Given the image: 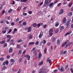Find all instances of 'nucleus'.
<instances>
[{
	"mask_svg": "<svg viewBox=\"0 0 73 73\" xmlns=\"http://www.w3.org/2000/svg\"><path fill=\"white\" fill-rule=\"evenodd\" d=\"M46 62H48L50 64L51 62V60H50V59L49 58H47L46 61Z\"/></svg>",
	"mask_w": 73,
	"mask_h": 73,
	"instance_id": "obj_17",
	"label": "nucleus"
},
{
	"mask_svg": "<svg viewBox=\"0 0 73 73\" xmlns=\"http://www.w3.org/2000/svg\"><path fill=\"white\" fill-rule=\"evenodd\" d=\"M4 20H2L1 21L0 23L1 24H3V23H4Z\"/></svg>",
	"mask_w": 73,
	"mask_h": 73,
	"instance_id": "obj_49",
	"label": "nucleus"
},
{
	"mask_svg": "<svg viewBox=\"0 0 73 73\" xmlns=\"http://www.w3.org/2000/svg\"><path fill=\"white\" fill-rule=\"evenodd\" d=\"M35 44L34 42H31L29 43V45L33 44Z\"/></svg>",
	"mask_w": 73,
	"mask_h": 73,
	"instance_id": "obj_38",
	"label": "nucleus"
},
{
	"mask_svg": "<svg viewBox=\"0 0 73 73\" xmlns=\"http://www.w3.org/2000/svg\"><path fill=\"white\" fill-rule=\"evenodd\" d=\"M10 57V55H7V59H9Z\"/></svg>",
	"mask_w": 73,
	"mask_h": 73,
	"instance_id": "obj_55",
	"label": "nucleus"
},
{
	"mask_svg": "<svg viewBox=\"0 0 73 73\" xmlns=\"http://www.w3.org/2000/svg\"><path fill=\"white\" fill-rule=\"evenodd\" d=\"M4 29L5 31H7V29H8V27H6L4 28Z\"/></svg>",
	"mask_w": 73,
	"mask_h": 73,
	"instance_id": "obj_46",
	"label": "nucleus"
},
{
	"mask_svg": "<svg viewBox=\"0 0 73 73\" xmlns=\"http://www.w3.org/2000/svg\"><path fill=\"white\" fill-rule=\"evenodd\" d=\"M53 29H51L49 31V33L50 36H52L53 35Z\"/></svg>",
	"mask_w": 73,
	"mask_h": 73,
	"instance_id": "obj_3",
	"label": "nucleus"
},
{
	"mask_svg": "<svg viewBox=\"0 0 73 73\" xmlns=\"http://www.w3.org/2000/svg\"><path fill=\"white\" fill-rule=\"evenodd\" d=\"M43 61H42L41 62H40L39 63L38 65H39V66L40 65H42V64H43Z\"/></svg>",
	"mask_w": 73,
	"mask_h": 73,
	"instance_id": "obj_34",
	"label": "nucleus"
},
{
	"mask_svg": "<svg viewBox=\"0 0 73 73\" xmlns=\"http://www.w3.org/2000/svg\"><path fill=\"white\" fill-rule=\"evenodd\" d=\"M56 40V38L55 37H53L52 38V42H54Z\"/></svg>",
	"mask_w": 73,
	"mask_h": 73,
	"instance_id": "obj_30",
	"label": "nucleus"
},
{
	"mask_svg": "<svg viewBox=\"0 0 73 73\" xmlns=\"http://www.w3.org/2000/svg\"><path fill=\"white\" fill-rule=\"evenodd\" d=\"M6 38V37H5L4 38H3V40L4 39V40L1 41L0 42V44H3L5 42V39Z\"/></svg>",
	"mask_w": 73,
	"mask_h": 73,
	"instance_id": "obj_6",
	"label": "nucleus"
},
{
	"mask_svg": "<svg viewBox=\"0 0 73 73\" xmlns=\"http://www.w3.org/2000/svg\"><path fill=\"white\" fill-rule=\"evenodd\" d=\"M19 52L18 53V55H19L20 54H21V53L22 51L21 50H19Z\"/></svg>",
	"mask_w": 73,
	"mask_h": 73,
	"instance_id": "obj_35",
	"label": "nucleus"
},
{
	"mask_svg": "<svg viewBox=\"0 0 73 73\" xmlns=\"http://www.w3.org/2000/svg\"><path fill=\"white\" fill-rule=\"evenodd\" d=\"M21 69H19V70L18 72V73H20V72H21Z\"/></svg>",
	"mask_w": 73,
	"mask_h": 73,
	"instance_id": "obj_62",
	"label": "nucleus"
},
{
	"mask_svg": "<svg viewBox=\"0 0 73 73\" xmlns=\"http://www.w3.org/2000/svg\"><path fill=\"white\" fill-rule=\"evenodd\" d=\"M12 12V9H10L8 11L9 13H11V12Z\"/></svg>",
	"mask_w": 73,
	"mask_h": 73,
	"instance_id": "obj_42",
	"label": "nucleus"
},
{
	"mask_svg": "<svg viewBox=\"0 0 73 73\" xmlns=\"http://www.w3.org/2000/svg\"><path fill=\"white\" fill-rule=\"evenodd\" d=\"M36 25L37 24L36 23H34L33 25V27H36Z\"/></svg>",
	"mask_w": 73,
	"mask_h": 73,
	"instance_id": "obj_40",
	"label": "nucleus"
},
{
	"mask_svg": "<svg viewBox=\"0 0 73 73\" xmlns=\"http://www.w3.org/2000/svg\"><path fill=\"white\" fill-rule=\"evenodd\" d=\"M16 48L17 49H20V48H21V46H19V44H17Z\"/></svg>",
	"mask_w": 73,
	"mask_h": 73,
	"instance_id": "obj_18",
	"label": "nucleus"
},
{
	"mask_svg": "<svg viewBox=\"0 0 73 73\" xmlns=\"http://www.w3.org/2000/svg\"><path fill=\"white\" fill-rule=\"evenodd\" d=\"M23 41L22 40H21V39H19L18 40H17V42L18 43L21 42H22Z\"/></svg>",
	"mask_w": 73,
	"mask_h": 73,
	"instance_id": "obj_28",
	"label": "nucleus"
},
{
	"mask_svg": "<svg viewBox=\"0 0 73 73\" xmlns=\"http://www.w3.org/2000/svg\"><path fill=\"white\" fill-rule=\"evenodd\" d=\"M33 53L34 54H36V50H34Z\"/></svg>",
	"mask_w": 73,
	"mask_h": 73,
	"instance_id": "obj_57",
	"label": "nucleus"
},
{
	"mask_svg": "<svg viewBox=\"0 0 73 73\" xmlns=\"http://www.w3.org/2000/svg\"><path fill=\"white\" fill-rule=\"evenodd\" d=\"M47 25L46 24H45L44 25H43V28L45 29V28H46V27Z\"/></svg>",
	"mask_w": 73,
	"mask_h": 73,
	"instance_id": "obj_47",
	"label": "nucleus"
},
{
	"mask_svg": "<svg viewBox=\"0 0 73 73\" xmlns=\"http://www.w3.org/2000/svg\"><path fill=\"white\" fill-rule=\"evenodd\" d=\"M73 4V3H70L68 5V7H71V6Z\"/></svg>",
	"mask_w": 73,
	"mask_h": 73,
	"instance_id": "obj_26",
	"label": "nucleus"
},
{
	"mask_svg": "<svg viewBox=\"0 0 73 73\" xmlns=\"http://www.w3.org/2000/svg\"><path fill=\"white\" fill-rule=\"evenodd\" d=\"M11 25H12V26H13V25H15V23L14 22H12L11 23Z\"/></svg>",
	"mask_w": 73,
	"mask_h": 73,
	"instance_id": "obj_48",
	"label": "nucleus"
},
{
	"mask_svg": "<svg viewBox=\"0 0 73 73\" xmlns=\"http://www.w3.org/2000/svg\"><path fill=\"white\" fill-rule=\"evenodd\" d=\"M53 72H55V73H56L58 72V70H54Z\"/></svg>",
	"mask_w": 73,
	"mask_h": 73,
	"instance_id": "obj_54",
	"label": "nucleus"
},
{
	"mask_svg": "<svg viewBox=\"0 0 73 73\" xmlns=\"http://www.w3.org/2000/svg\"><path fill=\"white\" fill-rule=\"evenodd\" d=\"M13 42H14V40H13V39H12L10 41V43L11 44H12V43H13Z\"/></svg>",
	"mask_w": 73,
	"mask_h": 73,
	"instance_id": "obj_32",
	"label": "nucleus"
},
{
	"mask_svg": "<svg viewBox=\"0 0 73 73\" xmlns=\"http://www.w3.org/2000/svg\"><path fill=\"white\" fill-rule=\"evenodd\" d=\"M49 71V70L47 69L46 70L44 71H42V73H47Z\"/></svg>",
	"mask_w": 73,
	"mask_h": 73,
	"instance_id": "obj_8",
	"label": "nucleus"
},
{
	"mask_svg": "<svg viewBox=\"0 0 73 73\" xmlns=\"http://www.w3.org/2000/svg\"><path fill=\"white\" fill-rule=\"evenodd\" d=\"M66 21V19H63L62 21V23L63 24H64L65 23V22Z\"/></svg>",
	"mask_w": 73,
	"mask_h": 73,
	"instance_id": "obj_22",
	"label": "nucleus"
},
{
	"mask_svg": "<svg viewBox=\"0 0 73 73\" xmlns=\"http://www.w3.org/2000/svg\"><path fill=\"white\" fill-rule=\"evenodd\" d=\"M64 13V9H62L60 10L59 15H61V14H62V13Z\"/></svg>",
	"mask_w": 73,
	"mask_h": 73,
	"instance_id": "obj_14",
	"label": "nucleus"
},
{
	"mask_svg": "<svg viewBox=\"0 0 73 73\" xmlns=\"http://www.w3.org/2000/svg\"><path fill=\"white\" fill-rule=\"evenodd\" d=\"M28 13L29 15H31V14H32V11H29L28 12Z\"/></svg>",
	"mask_w": 73,
	"mask_h": 73,
	"instance_id": "obj_44",
	"label": "nucleus"
},
{
	"mask_svg": "<svg viewBox=\"0 0 73 73\" xmlns=\"http://www.w3.org/2000/svg\"><path fill=\"white\" fill-rule=\"evenodd\" d=\"M38 44H39V42H38V41H37L36 42L35 44L36 45H38Z\"/></svg>",
	"mask_w": 73,
	"mask_h": 73,
	"instance_id": "obj_37",
	"label": "nucleus"
},
{
	"mask_svg": "<svg viewBox=\"0 0 73 73\" xmlns=\"http://www.w3.org/2000/svg\"><path fill=\"white\" fill-rule=\"evenodd\" d=\"M46 67L45 66H44L40 69V70L43 71L42 70H46Z\"/></svg>",
	"mask_w": 73,
	"mask_h": 73,
	"instance_id": "obj_12",
	"label": "nucleus"
},
{
	"mask_svg": "<svg viewBox=\"0 0 73 73\" xmlns=\"http://www.w3.org/2000/svg\"><path fill=\"white\" fill-rule=\"evenodd\" d=\"M47 50V49H46V48H45L44 50V52L45 53H46V51Z\"/></svg>",
	"mask_w": 73,
	"mask_h": 73,
	"instance_id": "obj_53",
	"label": "nucleus"
},
{
	"mask_svg": "<svg viewBox=\"0 0 73 73\" xmlns=\"http://www.w3.org/2000/svg\"><path fill=\"white\" fill-rule=\"evenodd\" d=\"M58 70H60V71L61 72H64V71H65V68L63 67H61V68H58Z\"/></svg>",
	"mask_w": 73,
	"mask_h": 73,
	"instance_id": "obj_5",
	"label": "nucleus"
},
{
	"mask_svg": "<svg viewBox=\"0 0 73 73\" xmlns=\"http://www.w3.org/2000/svg\"><path fill=\"white\" fill-rule=\"evenodd\" d=\"M5 64L7 65H8V64H9V62H8V61L7 60L5 61Z\"/></svg>",
	"mask_w": 73,
	"mask_h": 73,
	"instance_id": "obj_31",
	"label": "nucleus"
},
{
	"mask_svg": "<svg viewBox=\"0 0 73 73\" xmlns=\"http://www.w3.org/2000/svg\"><path fill=\"white\" fill-rule=\"evenodd\" d=\"M28 36L29 37V39H32V38H33V36L31 35H29Z\"/></svg>",
	"mask_w": 73,
	"mask_h": 73,
	"instance_id": "obj_24",
	"label": "nucleus"
},
{
	"mask_svg": "<svg viewBox=\"0 0 73 73\" xmlns=\"http://www.w3.org/2000/svg\"><path fill=\"white\" fill-rule=\"evenodd\" d=\"M43 36V33H42V31H40V33L38 36V37L39 38H41L42 37V36Z\"/></svg>",
	"mask_w": 73,
	"mask_h": 73,
	"instance_id": "obj_9",
	"label": "nucleus"
},
{
	"mask_svg": "<svg viewBox=\"0 0 73 73\" xmlns=\"http://www.w3.org/2000/svg\"><path fill=\"white\" fill-rule=\"evenodd\" d=\"M25 57H26V58H27L28 60H30V59L31 58V56H30L28 54L27 55H25Z\"/></svg>",
	"mask_w": 73,
	"mask_h": 73,
	"instance_id": "obj_7",
	"label": "nucleus"
},
{
	"mask_svg": "<svg viewBox=\"0 0 73 73\" xmlns=\"http://www.w3.org/2000/svg\"><path fill=\"white\" fill-rule=\"evenodd\" d=\"M43 44H45L46 43V40H44L43 41Z\"/></svg>",
	"mask_w": 73,
	"mask_h": 73,
	"instance_id": "obj_61",
	"label": "nucleus"
},
{
	"mask_svg": "<svg viewBox=\"0 0 73 73\" xmlns=\"http://www.w3.org/2000/svg\"><path fill=\"white\" fill-rule=\"evenodd\" d=\"M41 56H42V54L41 53H39L38 54L36 55V57L37 59H39L40 58H41Z\"/></svg>",
	"mask_w": 73,
	"mask_h": 73,
	"instance_id": "obj_4",
	"label": "nucleus"
},
{
	"mask_svg": "<svg viewBox=\"0 0 73 73\" xmlns=\"http://www.w3.org/2000/svg\"><path fill=\"white\" fill-rule=\"evenodd\" d=\"M17 30L16 28H15L14 29V31L15 32H17Z\"/></svg>",
	"mask_w": 73,
	"mask_h": 73,
	"instance_id": "obj_63",
	"label": "nucleus"
},
{
	"mask_svg": "<svg viewBox=\"0 0 73 73\" xmlns=\"http://www.w3.org/2000/svg\"><path fill=\"white\" fill-rule=\"evenodd\" d=\"M72 12H70L69 14H68V16H72Z\"/></svg>",
	"mask_w": 73,
	"mask_h": 73,
	"instance_id": "obj_29",
	"label": "nucleus"
},
{
	"mask_svg": "<svg viewBox=\"0 0 73 73\" xmlns=\"http://www.w3.org/2000/svg\"><path fill=\"white\" fill-rule=\"evenodd\" d=\"M28 30V32H31V31H32V29H31V27H26L25 28V31Z\"/></svg>",
	"mask_w": 73,
	"mask_h": 73,
	"instance_id": "obj_2",
	"label": "nucleus"
},
{
	"mask_svg": "<svg viewBox=\"0 0 73 73\" xmlns=\"http://www.w3.org/2000/svg\"><path fill=\"white\" fill-rule=\"evenodd\" d=\"M44 4H48V0H45V1Z\"/></svg>",
	"mask_w": 73,
	"mask_h": 73,
	"instance_id": "obj_43",
	"label": "nucleus"
},
{
	"mask_svg": "<svg viewBox=\"0 0 73 73\" xmlns=\"http://www.w3.org/2000/svg\"><path fill=\"white\" fill-rule=\"evenodd\" d=\"M11 31H12V29H9V31H8V33H7V34H9V33H11Z\"/></svg>",
	"mask_w": 73,
	"mask_h": 73,
	"instance_id": "obj_50",
	"label": "nucleus"
},
{
	"mask_svg": "<svg viewBox=\"0 0 73 73\" xmlns=\"http://www.w3.org/2000/svg\"><path fill=\"white\" fill-rule=\"evenodd\" d=\"M71 21V20L70 19L67 20V21L65 23V24L66 26H67L66 28H67L68 26L70 24V22Z\"/></svg>",
	"mask_w": 73,
	"mask_h": 73,
	"instance_id": "obj_1",
	"label": "nucleus"
},
{
	"mask_svg": "<svg viewBox=\"0 0 73 73\" xmlns=\"http://www.w3.org/2000/svg\"><path fill=\"white\" fill-rule=\"evenodd\" d=\"M58 30H56L54 31L55 33H58Z\"/></svg>",
	"mask_w": 73,
	"mask_h": 73,
	"instance_id": "obj_41",
	"label": "nucleus"
},
{
	"mask_svg": "<svg viewBox=\"0 0 73 73\" xmlns=\"http://www.w3.org/2000/svg\"><path fill=\"white\" fill-rule=\"evenodd\" d=\"M22 62V59L21 58H20L19 60V62Z\"/></svg>",
	"mask_w": 73,
	"mask_h": 73,
	"instance_id": "obj_51",
	"label": "nucleus"
},
{
	"mask_svg": "<svg viewBox=\"0 0 73 73\" xmlns=\"http://www.w3.org/2000/svg\"><path fill=\"white\" fill-rule=\"evenodd\" d=\"M4 60V58L3 57L1 58H0V61H3Z\"/></svg>",
	"mask_w": 73,
	"mask_h": 73,
	"instance_id": "obj_52",
	"label": "nucleus"
},
{
	"mask_svg": "<svg viewBox=\"0 0 73 73\" xmlns=\"http://www.w3.org/2000/svg\"><path fill=\"white\" fill-rule=\"evenodd\" d=\"M11 35H7V38H9L11 39Z\"/></svg>",
	"mask_w": 73,
	"mask_h": 73,
	"instance_id": "obj_27",
	"label": "nucleus"
},
{
	"mask_svg": "<svg viewBox=\"0 0 73 73\" xmlns=\"http://www.w3.org/2000/svg\"><path fill=\"white\" fill-rule=\"evenodd\" d=\"M70 70H71V72L72 73H73V68H71L70 69Z\"/></svg>",
	"mask_w": 73,
	"mask_h": 73,
	"instance_id": "obj_64",
	"label": "nucleus"
},
{
	"mask_svg": "<svg viewBox=\"0 0 73 73\" xmlns=\"http://www.w3.org/2000/svg\"><path fill=\"white\" fill-rule=\"evenodd\" d=\"M56 43L57 45H59L60 44V40H57Z\"/></svg>",
	"mask_w": 73,
	"mask_h": 73,
	"instance_id": "obj_19",
	"label": "nucleus"
},
{
	"mask_svg": "<svg viewBox=\"0 0 73 73\" xmlns=\"http://www.w3.org/2000/svg\"><path fill=\"white\" fill-rule=\"evenodd\" d=\"M7 32V31L6 30H3L2 31V34H5Z\"/></svg>",
	"mask_w": 73,
	"mask_h": 73,
	"instance_id": "obj_25",
	"label": "nucleus"
},
{
	"mask_svg": "<svg viewBox=\"0 0 73 73\" xmlns=\"http://www.w3.org/2000/svg\"><path fill=\"white\" fill-rule=\"evenodd\" d=\"M23 15L24 16H27V13H23Z\"/></svg>",
	"mask_w": 73,
	"mask_h": 73,
	"instance_id": "obj_59",
	"label": "nucleus"
},
{
	"mask_svg": "<svg viewBox=\"0 0 73 73\" xmlns=\"http://www.w3.org/2000/svg\"><path fill=\"white\" fill-rule=\"evenodd\" d=\"M42 14V12L40 11L38 13V15H41Z\"/></svg>",
	"mask_w": 73,
	"mask_h": 73,
	"instance_id": "obj_39",
	"label": "nucleus"
},
{
	"mask_svg": "<svg viewBox=\"0 0 73 73\" xmlns=\"http://www.w3.org/2000/svg\"><path fill=\"white\" fill-rule=\"evenodd\" d=\"M28 1V0H21V2L25 3V2H27Z\"/></svg>",
	"mask_w": 73,
	"mask_h": 73,
	"instance_id": "obj_23",
	"label": "nucleus"
},
{
	"mask_svg": "<svg viewBox=\"0 0 73 73\" xmlns=\"http://www.w3.org/2000/svg\"><path fill=\"white\" fill-rule=\"evenodd\" d=\"M7 66H4L2 67V68L1 69V70H2V71H3V70H4L7 69Z\"/></svg>",
	"mask_w": 73,
	"mask_h": 73,
	"instance_id": "obj_11",
	"label": "nucleus"
},
{
	"mask_svg": "<svg viewBox=\"0 0 73 73\" xmlns=\"http://www.w3.org/2000/svg\"><path fill=\"white\" fill-rule=\"evenodd\" d=\"M67 52V51L66 50L64 51V52H63V54H65Z\"/></svg>",
	"mask_w": 73,
	"mask_h": 73,
	"instance_id": "obj_58",
	"label": "nucleus"
},
{
	"mask_svg": "<svg viewBox=\"0 0 73 73\" xmlns=\"http://www.w3.org/2000/svg\"><path fill=\"white\" fill-rule=\"evenodd\" d=\"M64 26H61L60 27V31H62L63 29H64Z\"/></svg>",
	"mask_w": 73,
	"mask_h": 73,
	"instance_id": "obj_20",
	"label": "nucleus"
},
{
	"mask_svg": "<svg viewBox=\"0 0 73 73\" xmlns=\"http://www.w3.org/2000/svg\"><path fill=\"white\" fill-rule=\"evenodd\" d=\"M73 44V43L72 42H69L67 44V45L68 46H69V45H70V44Z\"/></svg>",
	"mask_w": 73,
	"mask_h": 73,
	"instance_id": "obj_21",
	"label": "nucleus"
},
{
	"mask_svg": "<svg viewBox=\"0 0 73 73\" xmlns=\"http://www.w3.org/2000/svg\"><path fill=\"white\" fill-rule=\"evenodd\" d=\"M3 7L2 6V5L0 4V10L2 8V7Z\"/></svg>",
	"mask_w": 73,
	"mask_h": 73,
	"instance_id": "obj_60",
	"label": "nucleus"
},
{
	"mask_svg": "<svg viewBox=\"0 0 73 73\" xmlns=\"http://www.w3.org/2000/svg\"><path fill=\"white\" fill-rule=\"evenodd\" d=\"M59 23L57 22H56L55 23V27H57V26L59 25Z\"/></svg>",
	"mask_w": 73,
	"mask_h": 73,
	"instance_id": "obj_16",
	"label": "nucleus"
},
{
	"mask_svg": "<svg viewBox=\"0 0 73 73\" xmlns=\"http://www.w3.org/2000/svg\"><path fill=\"white\" fill-rule=\"evenodd\" d=\"M22 24L23 25H27V23H26L25 22H23V23Z\"/></svg>",
	"mask_w": 73,
	"mask_h": 73,
	"instance_id": "obj_45",
	"label": "nucleus"
},
{
	"mask_svg": "<svg viewBox=\"0 0 73 73\" xmlns=\"http://www.w3.org/2000/svg\"><path fill=\"white\" fill-rule=\"evenodd\" d=\"M72 33V31L70 30L69 33H67L65 35V36H68V35H70V34H71Z\"/></svg>",
	"mask_w": 73,
	"mask_h": 73,
	"instance_id": "obj_15",
	"label": "nucleus"
},
{
	"mask_svg": "<svg viewBox=\"0 0 73 73\" xmlns=\"http://www.w3.org/2000/svg\"><path fill=\"white\" fill-rule=\"evenodd\" d=\"M54 3H51L49 5V7H51L53 8L54 6Z\"/></svg>",
	"mask_w": 73,
	"mask_h": 73,
	"instance_id": "obj_10",
	"label": "nucleus"
},
{
	"mask_svg": "<svg viewBox=\"0 0 73 73\" xmlns=\"http://www.w3.org/2000/svg\"><path fill=\"white\" fill-rule=\"evenodd\" d=\"M11 62H15V60L13 59H11L10 60Z\"/></svg>",
	"mask_w": 73,
	"mask_h": 73,
	"instance_id": "obj_33",
	"label": "nucleus"
},
{
	"mask_svg": "<svg viewBox=\"0 0 73 73\" xmlns=\"http://www.w3.org/2000/svg\"><path fill=\"white\" fill-rule=\"evenodd\" d=\"M12 49H13V48L11 47L9 50V52L12 53V51H13Z\"/></svg>",
	"mask_w": 73,
	"mask_h": 73,
	"instance_id": "obj_13",
	"label": "nucleus"
},
{
	"mask_svg": "<svg viewBox=\"0 0 73 73\" xmlns=\"http://www.w3.org/2000/svg\"><path fill=\"white\" fill-rule=\"evenodd\" d=\"M5 62L4 61L2 63V65L3 66H4L5 65Z\"/></svg>",
	"mask_w": 73,
	"mask_h": 73,
	"instance_id": "obj_56",
	"label": "nucleus"
},
{
	"mask_svg": "<svg viewBox=\"0 0 73 73\" xmlns=\"http://www.w3.org/2000/svg\"><path fill=\"white\" fill-rule=\"evenodd\" d=\"M6 46H7V43L4 44L3 48H5V47H6Z\"/></svg>",
	"mask_w": 73,
	"mask_h": 73,
	"instance_id": "obj_36",
	"label": "nucleus"
}]
</instances>
